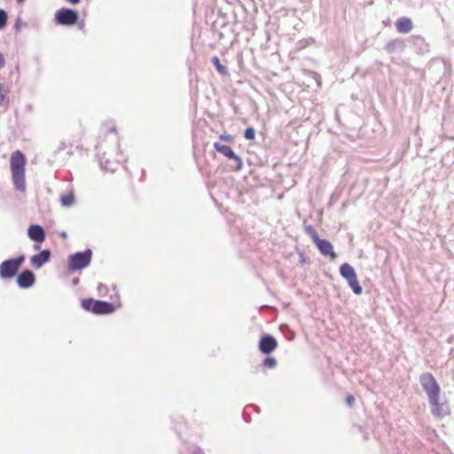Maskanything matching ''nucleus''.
<instances>
[{"label": "nucleus", "mask_w": 454, "mask_h": 454, "mask_svg": "<svg viewBox=\"0 0 454 454\" xmlns=\"http://www.w3.org/2000/svg\"><path fill=\"white\" fill-rule=\"evenodd\" d=\"M11 172L14 187L19 192H25V164L26 158L20 151H15L11 155Z\"/></svg>", "instance_id": "1"}, {"label": "nucleus", "mask_w": 454, "mask_h": 454, "mask_svg": "<svg viewBox=\"0 0 454 454\" xmlns=\"http://www.w3.org/2000/svg\"><path fill=\"white\" fill-rule=\"evenodd\" d=\"M82 307L86 311L98 315L110 314L115 309L113 303L106 301L94 300L92 298L83 299L82 301Z\"/></svg>", "instance_id": "2"}, {"label": "nucleus", "mask_w": 454, "mask_h": 454, "mask_svg": "<svg viewBox=\"0 0 454 454\" xmlns=\"http://www.w3.org/2000/svg\"><path fill=\"white\" fill-rule=\"evenodd\" d=\"M419 381L428 397L429 403H434L436 400H439L440 387L431 373H422Z\"/></svg>", "instance_id": "3"}, {"label": "nucleus", "mask_w": 454, "mask_h": 454, "mask_svg": "<svg viewBox=\"0 0 454 454\" xmlns=\"http://www.w3.org/2000/svg\"><path fill=\"white\" fill-rule=\"evenodd\" d=\"M92 257V251L86 249L83 252H76L67 258V268L70 271H75L86 268Z\"/></svg>", "instance_id": "4"}, {"label": "nucleus", "mask_w": 454, "mask_h": 454, "mask_svg": "<svg viewBox=\"0 0 454 454\" xmlns=\"http://www.w3.org/2000/svg\"><path fill=\"white\" fill-rule=\"evenodd\" d=\"M25 261V255L20 254L16 258L7 259L0 264V278L10 279L16 276L20 266Z\"/></svg>", "instance_id": "5"}, {"label": "nucleus", "mask_w": 454, "mask_h": 454, "mask_svg": "<svg viewBox=\"0 0 454 454\" xmlns=\"http://www.w3.org/2000/svg\"><path fill=\"white\" fill-rule=\"evenodd\" d=\"M340 274L348 281L349 287L355 294L359 295L362 294L363 289L357 280L356 273L350 264L348 262L341 264L340 267Z\"/></svg>", "instance_id": "6"}, {"label": "nucleus", "mask_w": 454, "mask_h": 454, "mask_svg": "<svg viewBox=\"0 0 454 454\" xmlns=\"http://www.w3.org/2000/svg\"><path fill=\"white\" fill-rule=\"evenodd\" d=\"M78 12L73 9L61 8L55 13L57 24L62 26H72L78 21Z\"/></svg>", "instance_id": "7"}, {"label": "nucleus", "mask_w": 454, "mask_h": 454, "mask_svg": "<svg viewBox=\"0 0 454 454\" xmlns=\"http://www.w3.org/2000/svg\"><path fill=\"white\" fill-rule=\"evenodd\" d=\"M214 148L216 152L222 153L225 157L233 160L235 162L234 169L240 170L243 168V160L242 159L237 155L234 151L226 145H223L219 142H215L214 144Z\"/></svg>", "instance_id": "8"}, {"label": "nucleus", "mask_w": 454, "mask_h": 454, "mask_svg": "<svg viewBox=\"0 0 454 454\" xmlns=\"http://www.w3.org/2000/svg\"><path fill=\"white\" fill-rule=\"evenodd\" d=\"M17 284L20 288H29L35 281V276L30 270H24L17 277Z\"/></svg>", "instance_id": "9"}, {"label": "nucleus", "mask_w": 454, "mask_h": 454, "mask_svg": "<svg viewBox=\"0 0 454 454\" xmlns=\"http://www.w3.org/2000/svg\"><path fill=\"white\" fill-rule=\"evenodd\" d=\"M277 346V340L270 334H264L259 341V349L263 354L271 353Z\"/></svg>", "instance_id": "10"}, {"label": "nucleus", "mask_w": 454, "mask_h": 454, "mask_svg": "<svg viewBox=\"0 0 454 454\" xmlns=\"http://www.w3.org/2000/svg\"><path fill=\"white\" fill-rule=\"evenodd\" d=\"M27 236L36 243H42L45 240V231L39 224L30 225L27 229Z\"/></svg>", "instance_id": "11"}, {"label": "nucleus", "mask_w": 454, "mask_h": 454, "mask_svg": "<svg viewBox=\"0 0 454 454\" xmlns=\"http://www.w3.org/2000/svg\"><path fill=\"white\" fill-rule=\"evenodd\" d=\"M51 251L43 249L40 253L33 255L30 259L31 264L35 269H40L43 264L48 262L51 259Z\"/></svg>", "instance_id": "12"}, {"label": "nucleus", "mask_w": 454, "mask_h": 454, "mask_svg": "<svg viewBox=\"0 0 454 454\" xmlns=\"http://www.w3.org/2000/svg\"><path fill=\"white\" fill-rule=\"evenodd\" d=\"M314 243L323 255H331L333 257L336 256L333 252V247L330 241L319 238Z\"/></svg>", "instance_id": "13"}, {"label": "nucleus", "mask_w": 454, "mask_h": 454, "mask_svg": "<svg viewBox=\"0 0 454 454\" xmlns=\"http://www.w3.org/2000/svg\"><path fill=\"white\" fill-rule=\"evenodd\" d=\"M412 21L410 18L402 17L397 20L395 27L399 33L407 34L412 29Z\"/></svg>", "instance_id": "14"}, {"label": "nucleus", "mask_w": 454, "mask_h": 454, "mask_svg": "<svg viewBox=\"0 0 454 454\" xmlns=\"http://www.w3.org/2000/svg\"><path fill=\"white\" fill-rule=\"evenodd\" d=\"M430 404L432 406V413L436 417L442 418L449 413L448 407L443 403H440L439 400Z\"/></svg>", "instance_id": "15"}, {"label": "nucleus", "mask_w": 454, "mask_h": 454, "mask_svg": "<svg viewBox=\"0 0 454 454\" xmlns=\"http://www.w3.org/2000/svg\"><path fill=\"white\" fill-rule=\"evenodd\" d=\"M403 48L404 43H403V41L399 39L391 40L385 46V50L387 51V53H393L397 51H402L403 50Z\"/></svg>", "instance_id": "16"}, {"label": "nucleus", "mask_w": 454, "mask_h": 454, "mask_svg": "<svg viewBox=\"0 0 454 454\" xmlns=\"http://www.w3.org/2000/svg\"><path fill=\"white\" fill-rule=\"evenodd\" d=\"M62 206L70 207L74 202V196L73 193H68L60 197Z\"/></svg>", "instance_id": "17"}, {"label": "nucleus", "mask_w": 454, "mask_h": 454, "mask_svg": "<svg viewBox=\"0 0 454 454\" xmlns=\"http://www.w3.org/2000/svg\"><path fill=\"white\" fill-rule=\"evenodd\" d=\"M212 63L214 64V66L215 67L216 70L221 74H227V68L226 67H224L223 65L221 64L220 62V59L218 57H214L212 59Z\"/></svg>", "instance_id": "18"}, {"label": "nucleus", "mask_w": 454, "mask_h": 454, "mask_svg": "<svg viewBox=\"0 0 454 454\" xmlns=\"http://www.w3.org/2000/svg\"><path fill=\"white\" fill-rule=\"evenodd\" d=\"M305 232L311 238L313 242H316L319 236L312 225L305 226Z\"/></svg>", "instance_id": "19"}, {"label": "nucleus", "mask_w": 454, "mask_h": 454, "mask_svg": "<svg viewBox=\"0 0 454 454\" xmlns=\"http://www.w3.org/2000/svg\"><path fill=\"white\" fill-rule=\"evenodd\" d=\"M8 14L4 9H0V30L7 24Z\"/></svg>", "instance_id": "20"}, {"label": "nucleus", "mask_w": 454, "mask_h": 454, "mask_svg": "<svg viewBox=\"0 0 454 454\" xmlns=\"http://www.w3.org/2000/svg\"><path fill=\"white\" fill-rule=\"evenodd\" d=\"M244 137L247 140H254V137H255V130H254V129L252 128V127H247L245 129Z\"/></svg>", "instance_id": "21"}, {"label": "nucleus", "mask_w": 454, "mask_h": 454, "mask_svg": "<svg viewBox=\"0 0 454 454\" xmlns=\"http://www.w3.org/2000/svg\"><path fill=\"white\" fill-rule=\"evenodd\" d=\"M262 364L267 368H274L277 365V360L274 357L267 356Z\"/></svg>", "instance_id": "22"}, {"label": "nucleus", "mask_w": 454, "mask_h": 454, "mask_svg": "<svg viewBox=\"0 0 454 454\" xmlns=\"http://www.w3.org/2000/svg\"><path fill=\"white\" fill-rule=\"evenodd\" d=\"M220 139L221 140H224V141H228V142H232L233 141V137L231 135H229V134H222L220 136Z\"/></svg>", "instance_id": "23"}, {"label": "nucleus", "mask_w": 454, "mask_h": 454, "mask_svg": "<svg viewBox=\"0 0 454 454\" xmlns=\"http://www.w3.org/2000/svg\"><path fill=\"white\" fill-rule=\"evenodd\" d=\"M4 98H5V95L4 93V85L2 83H0V105L4 100Z\"/></svg>", "instance_id": "24"}, {"label": "nucleus", "mask_w": 454, "mask_h": 454, "mask_svg": "<svg viewBox=\"0 0 454 454\" xmlns=\"http://www.w3.org/2000/svg\"><path fill=\"white\" fill-rule=\"evenodd\" d=\"M346 402H347V403L349 406H351L354 403V402H355L354 396L353 395H348L347 398H346Z\"/></svg>", "instance_id": "25"}, {"label": "nucleus", "mask_w": 454, "mask_h": 454, "mask_svg": "<svg viewBox=\"0 0 454 454\" xmlns=\"http://www.w3.org/2000/svg\"><path fill=\"white\" fill-rule=\"evenodd\" d=\"M20 26H21V20H20V18H18L14 24L15 30L19 31L20 29Z\"/></svg>", "instance_id": "26"}, {"label": "nucleus", "mask_w": 454, "mask_h": 454, "mask_svg": "<svg viewBox=\"0 0 454 454\" xmlns=\"http://www.w3.org/2000/svg\"><path fill=\"white\" fill-rule=\"evenodd\" d=\"M4 66V59L3 54L0 52V69Z\"/></svg>", "instance_id": "27"}, {"label": "nucleus", "mask_w": 454, "mask_h": 454, "mask_svg": "<svg viewBox=\"0 0 454 454\" xmlns=\"http://www.w3.org/2000/svg\"><path fill=\"white\" fill-rule=\"evenodd\" d=\"M280 329H281L282 331H284V329H286V330H288V331H289V327H288V325H282L280 326Z\"/></svg>", "instance_id": "28"}, {"label": "nucleus", "mask_w": 454, "mask_h": 454, "mask_svg": "<svg viewBox=\"0 0 454 454\" xmlns=\"http://www.w3.org/2000/svg\"><path fill=\"white\" fill-rule=\"evenodd\" d=\"M291 333H292L291 337H290V338H288V340H294V332H292Z\"/></svg>", "instance_id": "29"}, {"label": "nucleus", "mask_w": 454, "mask_h": 454, "mask_svg": "<svg viewBox=\"0 0 454 454\" xmlns=\"http://www.w3.org/2000/svg\"><path fill=\"white\" fill-rule=\"evenodd\" d=\"M78 281H79L78 278H74V279H73V284L74 285H77Z\"/></svg>", "instance_id": "30"}, {"label": "nucleus", "mask_w": 454, "mask_h": 454, "mask_svg": "<svg viewBox=\"0 0 454 454\" xmlns=\"http://www.w3.org/2000/svg\"><path fill=\"white\" fill-rule=\"evenodd\" d=\"M24 1H25V0H16V2H17L18 4H20V3L24 2Z\"/></svg>", "instance_id": "31"}, {"label": "nucleus", "mask_w": 454, "mask_h": 454, "mask_svg": "<svg viewBox=\"0 0 454 454\" xmlns=\"http://www.w3.org/2000/svg\"><path fill=\"white\" fill-rule=\"evenodd\" d=\"M62 237L67 238V234H66V232H63V233H62Z\"/></svg>", "instance_id": "32"}]
</instances>
